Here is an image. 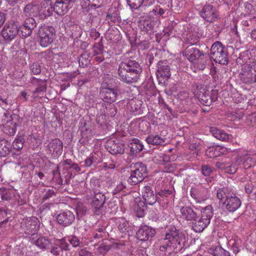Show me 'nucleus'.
I'll return each instance as SVG.
<instances>
[{
    "instance_id": "473e14b6",
    "label": "nucleus",
    "mask_w": 256,
    "mask_h": 256,
    "mask_svg": "<svg viewBox=\"0 0 256 256\" xmlns=\"http://www.w3.org/2000/svg\"><path fill=\"white\" fill-rule=\"evenodd\" d=\"M144 148V145L138 140H134L130 144V150L132 152L138 153L142 151Z\"/></svg>"
},
{
    "instance_id": "e2e57ef3",
    "label": "nucleus",
    "mask_w": 256,
    "mask_h": 256,
    "mask_svg": "<svg viewBox=\"0 0 256 256\" xmlns=\"http://www.w3.org/2000/svg\"><path fill=\"white\" fill-rule=\"evenodd\" d=\"M46 90V88L44 86H40L38 88H37L36 90L34 92V94L36 93H40Z\"/></svg>"
},
{
    "instance_id": "f8f14e48",
    "label": "nucleus",
    "mask_w": 256,
    "mask_h": 256,
    "mask_svg": "<svg viewBox=\"0 0 256 256\" xmlns=\"http://www.w3.org/2000/svg\"><path fill=\"white\" fill-rule=\"evenodd\" d=\"M94 196L92 200V208L96 214H100L105 202L106 196L104 194L97 192L96 190L94 191Z\"/></svg>"
},
{
    "instance_id": "bf43d9fd",
    "label": "nucleus",
    "mask_w": 256,
    "mask_h": 256,
    "mask_svg": "<svg viewBox=\"0 0 256 256\" xmlns=\"http://www.w3.org/2000/svg\"><path fill=\"white\" fill-rule=\"evenodd\" d=\"M60 248L62 250H68V245L67 243L64 240H62Z\"/></svg>"
},
{
    "instance_id": "cd10ccee",
    "label": "nucleus",
    "mask_w": 256,
    "mask_h": 256,
    "mask_svg": "<svg viewBox=\"0 0 256 256\" xmlns=\"http://www.w3.org/2000/svg\"><path fill=\"white\" fill-rule=\"evenodd\" d=\"M201 54L200 51L194 48L188 49L185 52L186 56L192 62L199 58Z\"/></svg>"
},
{
    "instance_id": "338daca9",
    "label": "nucleus",
    "mask_w": 256,
    "mask_h": 256,
    "mask_svg": "<svg viewBox=\"0 0 256 256\" xmlns=\"http://www.w3.org/2000/svg\"><path fill=\"white\" fill-rule=\"evenodd\" d=\"M245 190L246 193L250 194L252 191V188L250 186L248 185L246 186Z\"/></svg>"
},
{
    "instance_id": "79ce46f5",
    "label": "nucleus",
    "mask_w": 256,
    "mask_h": 256,
    "mask_svg": "<svg viewBox=\"0 0 256 256\" xmlns=\"http://www.w3.org/2000/svg\"><path fill=\"white\" fill-rule=\"evenodd\" d=\"M216 152L218 154V156H220V154H227L229 152L232 151L230 148H228L226 147L220 146H216Z\"/></svg>"
},
{
    "instance_id": "f03ea898",
    "label": "nucleus",
    "mask_w": 256,
    "mask_h": 256,
    "mask_svg": "<svg viewBox=\"0 0 256 256\" xmlns=\"http://www.w3.org/2000/svg\"><path fill=\"white\" fill-rule=\"evenodd\" d=\"M142 72V68L138 62L132 60L122 62L118 70L120 78L127 83L136 82Z\"/></svg>"
},
{
    "instance_id": "f704fd0d",
    "label": "nucleus",
    "mask_w": 256,
    "mask_h": 256,
    "mask_svg": "<svg viewBox=\"0 0 256 256\" xmlns=\"http://www.w3.org/2000/svg\"><path fill=\"white\" fill-rule=\"evenodd\" d=\"M140 26L142 31L147 33L152 32L153 30L152 22L148 20H145L142 22Z\"/></svg>"
},
{
    "instance_id": "6e6552de",
    "label": "nucleus",
    "mask_w": 256,
    "mask_h": 256,
    "mask_svg": "<svg viewBox=\"0 0 256 256\" xmlns=\"http://www.w3.org/2000/svg\"><path fill=\"white\" fill-rule=\"evenodd\" d=\"M19 29L16 22H7L1 31V35L6 40L10 41L14 39L18 34Z\"/></svg>"
},
{
    "instance_id": "4c0bfd02",
    "label": "nucleus",
    "mask_w": 256,
    "mask_h": 256,
    "mask_svg": "<svg viewBox=\"0 0 256 256\" xmlns=\"http://www.w3.org/2000/svg\"><path fill=\"white\" fill-rule=\"evenodd\" d=\"M118 230L122 233L128 231L129 228L128 222L124 218L120 221V224L118 226Z\"/></svg>"
},
{
    "instance_id": "7c9ffc66",
    "label": "nucleus",
    "mask_w": 256,
    "mask_h": 256,
    "mask_svg": "<svg viewBox=\"0 0 256 256\" xmlns=\"http://www.w3.org/2000/svg\"><path fill=\"white\" fill-rule=\"evenodd\" d=\"M208 252L211 256H230L228 252L220 246L210 248Z\"/></svg>"
},
{
    "instance_id": "423d86ee",
    "label": "nucleus",
    "mask_w": 256,
    "mask_h": 256,
    "mask_svg": "<svg viewBox=\"0 0 256 256\" xmlns=\"http://www.w3.org/2000/svg\"><path fill=\"white\" fill-rule=\"evenodd\" d=\"M17 124V116L4 113L2 119L1 128L6 134L13 136L16 134Z\"/></svg>"
},
{
    "instance_id": "f3484780",
    "label": "nucleus",
    "mask_w": 256,
    "mask_h": 256,
    "mask_svg": "<svg viewBox=\"0 0 256 256\" xmlns=\"http://www.w3.org/2000/svg\"><path fill=\"white\" fill-rule=\"evenodd\" d=\"M156 234L155 230L147 226H142L136 235L137 238L140 240H146L150 238L153 237Z\"/></svg>"
},
{
    "instance_id": "c03bdc74",
    "label": "nucleus",
    "mask_w": 256,
    "mask_h": 256,
    "mask_svg": "<svg viewBox=\"0 0 256 256\" xmlns=\"http://www.w3.org/2000/svg\"><path fill=\"white\" fill-rule=\"evenodd\" d=\"M68 240L74 247L78 246L80 244L78 238L76 236H72V238H68Z\"/></svg>"
},
{
    "instance_id": "bb28decb",
    "label": "nucleus",
    "mask_w": 256,
    "mask_h": 256,
    "mask_svg": "<svg viewBox=\"0 0 256 256\" xmlns=\"http://www.w3.org/2000/svg\"><path fill=\"white\" fill-rule=\"evenodd\" d=\"M210 132L214 136L222 141H228L230 140V136L224 131L218 129L216 128H212Z\"/></svg>"
},
{
    "instance_id": "393cba45",
    "label": "nucleus",
    "mask_w": 256,
    "mask_h": 256,
    "mask_svg": "<svg viewBox=\"0 0 256 256\" xmlns=\"http://www.w3.org/2000/svg\"><path fill=\"white\" fill-rule=\"evenodd\" d=\"M146 210V203L139 199L135 200V204L134 206V210L136 213L138 217L142 218L144 215L145 211Z\"/></svg>"
},
{
    "instance_id": "a18cd8bd",
    "label": "nucleus",
    "mask_w": 256,
    "mask_h": 256,
    "mask_svg": "<svg viewBox=\"0 0 256 256\" xmlns=\"http://www.w3.org/2000/svg\"><path fill=\"white\" fill-rule=\"evenodd\" d=\"M31 70L34 74H38L40 72V66L38 64H33L30 66Z\"/></svg>"
},
{
    "instance_id": "09e8293b",
    "label": "nucleus",
    "mask_w": 256,
    "mask_h": 256,
    "mask_svg": "<svg viewBox=\"0 0 256 256\" xmlns=\"http://www.w3.org/2000/svg\"><path fill=\"white\" fill-rule=\"evenodd\" d=\"M54 195V190L52 189H49L48 191L46 192L44 196L43 199L44 200H46L49 198L52 197Z\"/></svg>"
},
{
    "instance_id": "c85d7f7f",
    "label": "nucleus",
    "mask_w": 256,
    "mask_h": 256,
    "mask_svg": "<svg viewBox=\"0 0 256 256\" xmlns=\"http://www.w3.org/2000/svg\"><path fill=\"white\" fill-rule=\"evenodd\" d=\"M146 140L148 144L152 145L163 144L165 143V138L158 134L150 135Z\"/></svg>"
},
{
    "instance_id": "de8ad7c7",
    "label": "nucleus",
    "mask_w": 256,
    "mask_h": 256,
    "mask_svg": "<svg viewBox=\"0 0 256 256\" xmlns=\"http://www.w3.org/2000/svg\"><path fill=\"white\" fill-rule=\"evenodd\" d=\"M116 164L112 160L108 162H104L103 166L106 168L114 169L115 168Z\"/></svg>"
},
{
    "instance_id": "37998d69",
    "label": "nucleus",
    "mask_w": 256,
    "mask_h": 256,
    "mask_svg": "<svg viewBox=\"0 0 256 256\" xmlns=\"http://www.w3.org/2000/svg\"><path fill=\"white\" fill-rule=\"evenodd\" d=\"M14 148L17 150H21L24 146V142L22 138H16L12 142Z\"/></svg>"
},
{
    "instance_id": "a878e982",
    "label": "nucleus",
    "mask_w": 256,
    "mask_h": 256,
    "mask_svg": "<svg viewBox=\"0 0 256 256\" xmlns=\"http://www.w3.org/2000/svg\"><path fill=\"white\" fill-rule=\"evenodd\" d=\"M24 12L27 16H38V4L36 2H32L27 4Z\"/></svg>"
},
{
    "instance_id": "6ab92c4d",
    "label": "nucleus",
    "mask_w": 256,
    "mask_h": 256,
    "mask_svg": "<svg viewBox=\"0 0 256 256\" xmlns=\"http://www.w3.org/2000/svg\"><path fill=\"white\" fill-rule=\"evenodd\" d=\"M117 90L110 88H104L100 92L102 99L105 102L111 103L114 102L117 97Z\"/></svg>"
},
{
    "instance_id": "0eeeda50",
    "label": "nucleus",
    "mask_w": 256,
    "mask_h": 256,
    "mask_svg": "<svg viewBox=\"0 0 256 256\" xmlns=\"http://www.w3.org/2000/svg\"><path fill=\"white\" fill-rule=\"evenodd\" d=\"M135 170L131 172L128 182L132 185H136L144 180L146 176V168L142 162H138L134 165Z\"/></svg>"
},
{
    "instance_id": "4be33fe9",
    "label": "nucleus",
    "mask_w": 256,
    "mask_h": 256,
    "mask_svg": "<svg viewBox=\"0 0 256 256\" xmlns=\"http://www.w3.org/2000/svg\"><path fill=\"white\" fill-rule=\"evenodd\" d=\"M162 62L158 64V69L156 71L158 78L161 80H167L170 76V69L168 65H162Z\"/></svg>"
},
{
    "instance_id": "774afa93",
    "label": "nucleus",
    "mask_w": 256,
    "mask_h": 256,
    "mask_svg": "<svg viewBox=\"0 0 256 256\" xmlns=\"http://www.w3.org/2000/svg\"><path fill=\"white\" fill-rule=\"evenodd\" d=\"M251 69L254 71L256 74V62H254L251 66Z\"/></svg>"
},
{
    "instance_id": "3c124183",
    "label": "nucleus",
    "mask_w": 256,
    "mask_h": 256,
    "mask_svg": "<svg viewBox=\"0 0 256 256\" xmlns=\"http://www.w3.org/2000/svg\"><path fill=\"white\" fill-rule=\"evenodd\" d=\"M62 248L59 247V248H54L52 250H51V252L54 255V256H58L60 255L62 253Z\"/></svg>"
},
{
    "instance_id": "5fc2aeb1",
    "label": "nucleus",
    "mask_w": 256,
    "mask_h": 256,
    "mask_svg": "<svg viewBox=\"0 0 256 256\" xmlns=\"http://www.w3.org/2000/svg\"><path fill=\"white\" fill-rule=\"evenodd\" d=\"M90 156L94 162V163H98L100 162V160H98L99 156L96 153H92L90 154Z\"/></svg>"
},
{
    "instance_id": "69168bd1",
    "label": "nucleus",
    "mask_w": 256,
    "mask_h": 256,
    "mask_svg": "<svg viewBox=\"0 0 256 256\" xmlns=\"http://www.w3.org/2000/svg\"><path fill=\"white\" fill-rule=\"evenodd\" d=\"M251 38L253 40H256V29L252 30L251 32Z\"/></svg>"
},
{
    "instance_id": "0e129e2a",
    "label": "nucleus",
    "mask_w": 256,
    "mask_h": 256,
    "mask_svg": "<svg viewBox=\"0 0 256 256\" xmlns=\"http://www.w3.org/2000/svg\"><path fill=\"white\" fill-rule=\"evenodd\" d=\"M70 168L74 170H75L76 172H79L80 170V167L78 166V164H73L72 165Z\"/></svg>"
},
{
    "instance_id": "ea45409f",
    "label": "nucleus",
    "mask_w": 256,
    "mask_h": 256,
    "mask_svg": "<svg viewBox=\"0 0 256 256\" xmlns=\"http://www.w3.org/2000/svg\"><path fill=\"white\" fill-rule=\"evenodd\" d=\"M19 29L20 35L22 38H26L30 36L32 32L30 30L26 27L23 24L22 26Z\"/></svg>"
},
{
    "instance_id": "7ed1b4c3",
    "label": "nucleus",
    "mask_w": 256,
    "mask_h": 256,
    "mask_svg": "<svg viewBox=\"0 0 256 256\" xmlns=\"http://www.w3.org/2000/svg\"><path fill=\"white\" fill-rule=\"evenodd\" d=\"M38 38L42 47H47L56 38V30L51 26L44 24L39 28Z\"/></svg>"
},
{
    "instance_id": "aec40b11",
    "label": "nucleus",
    "mask_w": 256,
    "mask_h": 256,
    "mask_svg": "<svg viewBox=\"0 0 256 256\" xmlns=\"http://www.w3.org/2000/svg\"><path fill=\"white\" fill-rule=\"evenodd\" d=\"M74 220V214L68 210L60 214L57 216V221L60 224L66 226L72 223Z\"/></svg>"
},
{
    "instance_id": "dca6fc26",
    "label": "nucleus",
    "mask_w": 256,
    "mask_h": 256,
    "mask_svg": "<svg viewBox=\"0 0 256 256\" xmlns=\"http://www.w3.org/2000/svg\"><path fill=\"white\" fill-rule=\"evenodd\" d=\"M22 226L26 228L28 234H32L39 228L40 221L36 217H30L26 219Z\"/></svg>"
},
{
    "instance_id": "052dcab7",
    "label": "nucleus",
    "mask_w": 256,
    "mask_h": 256,
    "mask_svg": "<svg viewBox=\"0 0 256 256\" xmlns=\"http://www.w3.org/2000/svg\"><path fill=\"white\" fill-rule=\"evenodd\" d=\"M83 59L84 58L82 56L80 59H79V64L80 66H87V64L88 63V60H85L84 62H83Z\"/></svg>"
},
{
    "instance_id": "8fccbe9b",
    "label": "nucleus",
    "mask_w": 256,
    "mask_h": 256,
    "mask_svg": "<svg viewBox=\"0 0 256 256\" xmlns=\"http://www.w3.org/2000/svg\"><path fill=\"white\" fill-rule=\"evenodd\" d=\"M189 147L190 150H191L192 152L193 157L197 156L198 153V148H196V146L194 144H191Z\"/></svg>"
},
{
    "instance_id": "9b49d317",
    "label": "nucleus",
    "mask_w": 256,
    "mask_h": 256,
    "mask_svg": "<svg viewBox=\"0 0 256 256\" xmlns=\"http://www.w3.org/2000/svg\"><path fill=\"white\" fill-rule=\"evenodd\" d=\"M82 6L84 8H88V13L90 20H92V18L96 17L97 14V12L95 10L96 8H100L102 5V0H82Z\"/></svg>"
},
{
    "instance_id": "72a5a7b5",
    "label": "nucleus",
    "mask_w": 256,
    "mask_h": 256,
    "mask_svg": "<svg viewBox=\"0 0 256 256\" xmlns=\"http://www.w3.org/2000/svg\"><path fill=\"white\" fill-rule=\"evenodd\" d=\"M36 244L40 248H46L50 245V240L45 237H40L35 242Z\"/></svg>"
},
{
    "instance_id": "412c9836",
    "label": "nucleus",
    "mask_w": 256,
    "mask_h": 256,
    "mask_svg": "<svg viewBox=\"0 0 256 256\" xmlns=\"http://www.w3.org/2000/svg\"><path fill=\"white\" fill-rule=\"evenodd\" d=\"M240 78L245 83L256 82V74L249 66H245L240 72Z\"/></svg>"
},
{
    "instance_id": "49530a36",
    "label": "nucleus",
    "mask_w": 256,
    "mask_h": 256,
    "mask_svg": "<svg viewBox=\"0 0 256 256\" xmlns=\"http://www.w3.org/2000/svg\"><path fill=\"white\" fill-rule=\"evenodd\" d=\"M202 172L205 176H209L212 172L211 168L208 166H204L202 167Z\"/></svg>"
},
{
    "instance_id": "58836bf2",
    "label": "nucleus",
    "mask_w": 256,
    "mask_h": 256,
    "mask_svg": "<svg viewBox=\"0 0 256 256\" xmlns=\"http://www.w3.org/2000/svg\"><path fill=\"white\" fill-rule=\"evenodd\" d=\"M23 25L32 31L36 26V24L34 18H30L26 20Z\"/></svg>"
},
{
    "instance_id": "20e7f679",
    "label": "nucleus",
    "mask_w": 256,
    "mask_h": 256,
    "mask_svg": "<svg viewBox=\"0 0 256 256\" xmlns=\"http://www.w3.org/2000/svg\"><path fill=\"white\" fill-rule=\"evenodd\" d=\"M201 218L192 224V229L196 232H202L210 224L213 216L212 207L210 206L202 208Z\"/></svg>"
},
{
    "instance_id": "39448f33",
    "label": "nucleus",
    "mask_w": 256,
    "mask_h": 256,
    "mask_svg": "<svg viewBox=\"0 0 256 256\" xmlns=\"http://www.w3.org/2000/svg\"><path fill=\"white\" fill-rule=\"evenodd\" d=\"M210 58L215 62L222 64L228 63V52L222 43L216 42L212 45L210 49Z\"/></svg>"
},
{
    "instance_id": "c9c22d12",
    "label": "nucleus",
    "mask_w": 256,
    "mask_h": 256,
    "mask_svg": "<svg viewBox=\"0 0 256 256\" xmlns=\"http://www.w3.org/2000/svg\"><path fill=\"white\" fill-rule=\"evenodd\" d=\"M28 140L30 145L34 148L39 146L42 142L41 139L33 135L30 136Z\"/></svg>"
},
{
    "instance_id": "864d4df0",
    "label": "nucleus",
    "mask_w": 256,
    "mask_h": 256,
    "mask_svg": "<svg viewBox=\"0 0 256 256\" xmlns=\"http://www.w3.org/2000/svg\"><path fill=\"white\" fill-rule=\"evenodd\" d=\"M80 256H92L91 253L86 249H81L78 252Z\"/></svg>"
},
{
    "instance_id": "ddd939ff",
    "label": "nucleus",
    "mask_w": 256,
    "mask_h": 256,
    "mask_svg": "<svg viewBox=\"0 0 256 256\" xmlns=\"http://www.w3.org/2000/svg\"><path fill=\"white\" fill-rule=\"evenodd\" d=\"M54 11V7L50 0H44L38 4V16L42 19L51 16Z\"/></svg>"
},
{
    "instance_id": "a211bd4d",
    "label": "nucleus",
    "mask_w": 256,
    "mask_h": 256,
    "mask_svg": "<svg viewBox=\"0 0 256 256\" xmlns=\"http://www.w3.org/2000/svg\"><path fill=\"white\" fill-rule=\"evenodd\" d=\"M142 193V198L146 204L152 205L156 202V196L150 186H146L144 187Z\"/></svg>"
},
{
    "instance_id": "603ef678",
    "label": "nucleus",
    "mask_w": 256,
    "mask_h": 256,
    "mask_svg": "<svg viewBox=\"0 0 256 256\" xmlns=\"http://www.w3.org/2000/svg\"><path fill=\"white\" fill-rule=\"evenodd\" d=\"M126 186L122 182L118 184L114 190V193L117 194L122 191Z\"/></svg>"
},
{
    "instance_id": "b1692460",
    "label": "nucleus",
    "mask_w": 256,
    "mask_h": 256,
    "mask_svg": "<svg viewBox=\"0 0 256 256\" xmlns=\"http://www.w3.org/2000/svg\"><path fill=\"white\" fill-rule=\"evenodd\" d=\"M106 146L108 150L112 154H122L124 152V146L119 144H116L112 140H108Z\"/></svg>"
},
{
    "instance_id": "4d7b16f0",
    "label": "nucleus",
    "mask_w": 256,
    "mask_h": 256,
    "mask_svg": "<svg viewBox=\"0 0 256 256\" xmlns=\"http://www.w3.org/2000/svg\"><path fill=\"white\" fill-rule=\"evenodd\" d=\"M6 20L5 14L4 12H0V28L3 25Z\"/></svg>"
},
{
    "instance_id": "13d9d810",
    "label": "nucleus",
    "mask_w": 256,
    "mask_h": 256,
    "mask_svg": "<svg viewBox=\"0 0 256 256\" xmlns=\"http://www.w3.org/2000/svg\"><path fill=\"white\" fill-rule=\"evenodd\" d=\"M238 168L235 166H230L227 168L226 171L231 174H234L237 170Z\"/></svg>"
},
{
    "instance_id": "c756f323",
    "label": "nucleus",
    "mask_w": 256,
    "mask_h": 256,
    "mask_svg": "<svg viewBox=\"0 0 256 256\" xmlns=\"http://www.w3.org/2000/svg\"><path fill=\"white\" fill-rule=\"evenodd\" d=\"M10 142L5 139L0 140V156H6L9 154L11 148Z\"/></svg>"
},
{
    "instance_id": "a19ab883",
    "label": "nucleus",
    "mask_w": 256,
    "mask_h": 256,
    "mask_svg": "<svg viewBox=\"0 0 256 256\" xmlns=\"http://www.w3.org/2000/svg\"><path fill=\"white\" fill-rule=\"evenodd\" d=\"M216 146H212L208 148L206 151V155L209 158L218 156V154L216 152Z\"/></svg>"
},
{
    "instance_id": "2f4dec72",
    "label": "nucleus",
    "mask_w": 256,
    "mask_h": 256,
    "mask_svg": "<svg viewBox=\"0 0 256 256\" xmlns=\"http://www.w3.org/2000/svg\"><path fill=\"white\" fill-rule=\"evenodd\" d=\"M231 193L230 190L228 188H219L217 192V197L220 199V202L222 204V202L226 198V196H228V194Z\"/></svg>"
},
{
    "instance_id": "1a4fd4ad",
    "label": "nucleus",
    "mask_w": 256,
    "mask_h": 256,
    "mask_svg": "<svg viewBox=\"0 0 256 256\" xmlns=\"http://www.w3.org/2000/svg\"><path fill=\"white\" fill-rule=\"evenodd\" d=\"M193 93L202 104L206 106L211 104L213 98L210 96L209 92L204 88L197 87L194 90Z\"/></svg>"
},
{
    "instance_id": "2eb2a0df",
    "label": "nucleus",
    "mask_w": 256,
    "mask_h": 256,
    "mask_svg": "<svg viewBox=\"0 0 256 256\" xmlns=\"http://www.w3.org/2000/svg\"><path fill=\"white\" fill-rule=\"evenodd\" d=\"M200 16L208 22H212L216 20L218 14L212 6L206 5L204 6L200 12Z\"/></svg>"
},
{
    "instance_id": "5701e85b",
    "label": "nucleus",
    "mask_w": 256,
    "mask_h": 256,
    "mask_svg": "<svg viewBox=\"0 0 256 256\" xmlns=\"http://www.w3.org/2000/svg\"><path fill=\"white\" fill-rule=\"evenodd\" d=\"M181 218L188 221L195 220L197 215L193 209L188 206H183L180 208Z\"/></svg>"
},
{
    "instance_id": "680f3d73",
    "label": "nucleus",
    "mask_w": 256,
    "mask_h": 256,
    "mask_svg": "<svg viewBox=\"0 0 256 256\" xmlns=\"http://www.w3.org/2000/svg\"><path fill=\"white\" fill-rule=\"evenodd\" d=\"M153 12L155 13H158L160 16H162L164 13V10L162 8H156L154 10Z\"/></svg>"
},
{
    "instance_id": "6e6d98bb",
    "label": "nucleus",
    "mask_w": 256,
    "mask_h": 256,
    "mask_svg": "<svg viewBox=\"0 0 256 256\" xmlns=\"http://www.w3.org/2000/svg\"><path fill=\"white\" fill-rule=\"evenodd\" d=\"M93 164H94V162L92 161V158H90V156L88 157L84 160V166H90Z\"/></svg>"
},
{
    "instance_id": "9d476101",
    "label": "nucleus",
    "mask_w": 256,
    "mask_h": 256,
    "mask_svg": "<svg viewBox=\"0 0 256 256\" xmlns=\"http://www.w3.org/2000/svg\"><path fill=\"white\" fill-rule=\"evenodd\" d=\"M222 204L228 211L234 212L240 207L241 202L233 193H231L228 194V196H226V198L222 202Z\"/></svg>"
},
{
    "instance_id": "e433bc0d",
    "label": "nucleus",
    "mask_w": 256,
    "mask_h": 256,
    "mask_svg": "<svg viewBox=\"0 0 256 256\" xmlns=\"http://www.w3.org/2000/svg\"><path fill=\"white\" fill-rule=\"evenodd\" d=\"M144 0H126L128 5L130 8L136 10L139 8L143 2Z\"/></svg>"
},
{
    "instance_id": "4468645a",
    "label": "nucleus",
    "mask_w": 256,
    "mask_h": 256,
    "mask_svg": "<svg viewBox=\"0 0 256 256\" xmlns=\"http://www.w3.org/2000/svg\"><path fill=\"white\" fill-rule=\"evenodd\" d=\"M62 142L59 139L52 140L48 145V152L54 158L58 157L62 154Z\"/></svg>"
},
{
    "instance_id": "f257e3e1",
    "label": "nucleus",
    "mask_w": 256,
    "mask_h": 256,
    "mask_svg": "<svg viewBox=\"0 0 256 256\" xmlns=\"http://www.w3.org/2000/svg\"><path fill=\"white\" fill-rule=\"evenodd\" d=\"M186 239L184 235L179 232L175 227L170 228L166 233V238L160 250L164 255H169L172 252H178L184 246Z\"/></svg>"
}]
</instances>
